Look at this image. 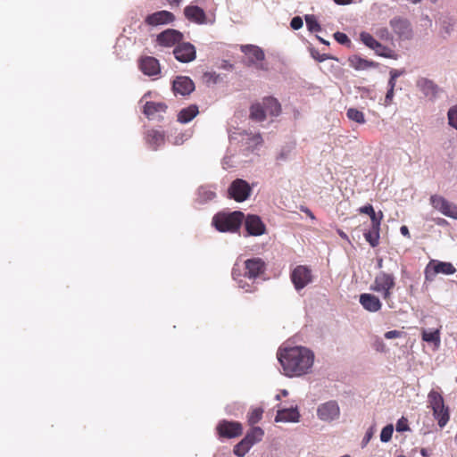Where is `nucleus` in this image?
<instances>
[{"label":"nucleus","instance_id":"14","mask_svg":"<svg viewBox=\"0 0 457 457\" xmlns=\"http://www.w3.org/2000/svg\"><path fill=\"white\" fill-rule=\"evenodd\" d=\"M195 90V83L187 76H178L172 81V91L175 96H187Z\"/></svg>","mask_w":457,"mask_h":457},{"label":"nucleus","instance_id":"51","mask_svg":"<svg viewBox=\"0 0 457 457\" xmlns=\"http://www.w3.org/2000/svg\"><path fill=\"white\" fill-rule=\"evenodd\" d=\"M373 347L377 352H380V353L386 352V345H385L384 341L379 337H377L375 339Z\"/></svg>","mask_w":457,"mask_h":457},{"label":"nucleus","instance_id":"25","mask_svg":"<svg viewBox=\"0 0 457 457\" xmlns=\"http://www.w3.org/2000/svg\"><path fill=\"white\" fill-rule=\"evenodd\" d=\"M300 413L297 407L284 408L277 411L275 421L276 422H298Z\"/></svg>","mask_w":457,"mask_h":457},{"label":"nucleus","instance_id":"17","mask_svg":"<svg viewBox=\"0 0 457 457\" xmlns=\"http://www.w3.org/2000/svg\"><path fill=\"white\" fill-rule=\"evenodd\" d=\"M173 54L175 58L180 62H189L195 59V48L190 43H182L178 45Z\"/></svg>","mask_w":457,"mask_h":457},{"label":"nucleus","instance_id":"48","mask_svg":"<svg viewBox=\"0 0 457 457\" xmlns=\"http://www.w3.org/2000/svg\"><path fill=\"white\" fill-rule=\"evenodd\" d=\"M312 56L317 60L318 62H322L326 60H329V59H333L332 56H330L329 54H320L318 51L316 50H312Z\"/></svg>","mask_w":457,"mask_h":457},{"label":"nucleus","instance_id":"26","mask_svg":"<svg viewBox=\"0 0 457 457\" xmlns=\"http://www.w3.org/2000/svg\"><path fill=\"white\" fill-rule=\"evenodd\" d=\"M174 15L168 11H159L148 15L145 22L151 26L167 24L173 21Z\"/></svg>","mask_w":457,"mask_h":457},{"label":"nucleus","instance_id":"62","mask_svg":"<svg viewBox=\"0 0 457 457\" xmlns=\"http://www.w3.org/2000/svg\"><path fill=\"white\" fill-rule=\"evenodd\" d=\"M170 5L179 6L181 3V0H169Z\"/></svg>","mask_w":457,"mask_h":457},{"label":"nucleus","instance_id":"29","mask_svg":"<svg viewBox=\"0 0 457 457\" xmlns=\"http://www.w3.org/2000/svg\"><path fill=\"white\" fill-rule=\"evenodd\" d=\"M264 111L266 116L277 117L281 112V105L279 102L274 97H265L262 99Z\"/></svg>","mask_w":457,"mask_h":457},{"label":"nucleus","instance_id":"50","mask_svg":"<svg viewBox=\"0 0 457 457\" xmlns=\"http://www.w3.org/2000/svg\"><path fill=\"white\" fill-rule=\"evenodd\" d=\"M303 25V19L300 16H295L291 20L290 26L295 30L301 29Z\"/></svg>","mask_w":457,"mask_h":457},{"label":"nucleus","instance_id":"53","mask_svg":"<svg viewBox=\"0 0 457 457\" xmlns=\"http://www.w3.org/2000/svg\"><path fill=\"white\" fill-rule=\"evenodd\" d=\"M360 212L370 216L371 214H374L375 211L371 204H367L360 208Z\"/></svg>","mask_w":457,"mask_h":457},{"label":"nucleus","instance_id":"38","mask_svg":"<svg viewBox=\"0 0 457 457\" xmlns=\"http://www.w3.org/2000/svg\"><path fill=\"white\" fill-rule=\"evenodd\" d=\"M361 41L369 48L372 49V47H378L379 42L374 38L372 35L368 32H361L360 34Z\"/></svg>","mask_w":457,"mask_h":457},{"label":"nucleus","instance_id":"31","mask_svg":"<svg viewBox=\"0 0 457 457\" xmlns=\"http://www.w3.org/2000/svg\"><path fill=\"white\" fill-rule=\"evenodd\" d=\"M422 340L433 344L436 348L440 346V329H423L422 330Z\"/></svg>","mask_w":457,"mask_h":457},{"label":"nucleus","instance_id":"58","mask_svg":"<svg viewBox=\"0 0 457 457\" xmlns=\"http://www.w3.org/2000/svg\"><path fill=\"white\" fill-rule=\"evenodd\" d=\"M400 232L403 236L404 237H410V232H409V229L406 226H402L400 228Z\"/></svg>","mask_w":457,"mask_h":457},{"label":"nucleus","instance_id":"55","mask_svg":"<svg viewBox=\"0 0 457 457\" xmlns=\"http://www.w3.org/2000/svg\"><path fill=\"white\" fill-rule=\"evenodd\" d=\"M388 87H389V88L386 92V98H385V101L386 104H389L392 101V99L394 97V89H395V87H391V86H388Z\"/></svg>","mask_w":457,"mask_h":457},{"label":"nucleus","instance_id":"42","mask_svg":"<svg viewBox=\"0 0 457 457\" xmlns=\"http://www.w3.org/2000/svg\"><path fill=\"white\" fill-rule=\"evenodd\" d=\"M375 34L378 37H379L382 40L387 41L392 39V35L386 27L377 29Z\"/></svg>","mask_w":457,"mask_h":457},{"label":"nucleus","instance_id":"47","mask_svg":"<svg viewBox=\"0 0 457 457\" xmlns=\"http://www.w3.org/2000/svg\"><path fill=\"white\" fill-rule=\"evenodd\" d=\"M334 38L341 45H348L351 42L346 34L339 31L334 34Z\"/></svg>","mask_w":457,"mask_h":457},{"label":"nucleus","instance_id":"11","mask_svg":"<svg viewBox=\"0 0 457 457\" xmlns=\"http://www.w3.org/2000/svg\"><path fill=\"white\" fill-rule=\"evenodd\" d=\"M252 188L248 182L242 179H235L228 187V195L237 202L245 201L251 194Z\"/></svg>","mask_w":457,"mask_h":457},{"label":"nucleus","instance_id":"64","mask_svg":"<svg viewBox=\"0 0 457 457\" xmlns=\"http://www.w3.org/2000/svg\"><path fill=\"white\" fill-rule=\"evenodd\" d=\"M317 38H318V40H319L320 43H322V44H324V45H327V46H328V45H329V42H328V40H325L324 38H322V37H319V36H317Z\"/></svg>","mask_w":457,"mask_h":457},{"label":"nucleus","instance_id":"5","mask_svg":"<svg viewBox=\"0 0 457 457\" xmlns=\"http://www.w3.org/2000/svg\"><path fill=\"white\" fill-rule=\"evenodd\" d=\"M395 286V277L393 273L379 271L374 278L370 289L382 295L384 300H389L392 289Z\"/></svg>","mask_w":457,"mask_h":457},{"label":"nucleus","instance_id":"2","mask_svg":"<svg viewBox=\"0 0 457 457\" xmlns=\"http://www.w3.org/2000/svg\"><path fill=\"white\" fill-rule=\"evenodd\" d=\"M265 270L266 264L259 257L244 262L237 261L232 269V278L239 288L246 293H253L256 290V278L262 275Z\"/></svg>","mask_w":457,"mask_h":457},{"label":"nucleus","instance_id":"22","mask_svg":"<svg viewBox=\"0 0 457 457\" xmlns=\"http://www.w3.org/2000/svg\"><path fill=\"white\" fill-rule=\"evenodd\" d=\"M359 302L366 311L377 312L382 308V303L378 296L370 293L360 295Z\"/></svg>","mask_w":457,"mask_h":457},{"label":"nucleus","instance_id":"45","mask_svg":"<svg viewBox=\"0 0 457 457\" xmlns=\"http://www.w3.org/2000/svg\"><path fill=\"white\" fill-rule=\"evenodd\" d=\"M403 73V71L395 70V69L391 70L388 86H391V87H395V83H396V79L398 77H400Z\"/></svg>","mask_w":457,"mask_h":457},{"label":"nucleus","instance_id":"9","mask_svg":"<svg viewBox=\"0 0 457 457\" xmlns=\"http://www.w3.org/2000/svg\"><path fill=\"white\" fill-rule=\"evenodd\" d=\"M429 201L433 208L443 215L457 220V205L455 204L439 195H431Z\"/></svg>","mask_w":457,"mask_h":457},{"label":"nucleus","instance_id":"32","mask_svg":"<svg viewBox=\"0 0 457 457\" xmlns=\"http://www.w3.org/2000/svg\"><path fill=\"white\" fill-rule=\"evenodd\" d=\"M264 436V431L260 427H253L245 436L244 439L248 442L252 446L262 441Z\"/></svg>","mask_w":457,"mask_h":457},{"label":"nucleus","instance_id":"27","mask_svg":"<svg viewBox=\"0 0 457 457\" xmlns=\"http://www.w3.org/2000/svg\"><path fill=\"white\" fill-rule=\"evenodd\" d=\"M145 141L149 147L155 151L164 145V132L155 129L148 130L145 135Z\"/></svg>","mask_w":457,"mask_h":457},{"label":"nucleus","instance_id":"34","mask_svg":"<svg viewBox=\"0 0 457 457\" xmlns=\"http://www.w3.org/2000/svg\"><path fill=\"white\" fill-rule=\"evenodd\" d=\"M379 229L370 227V229L364 232L365 239L370 243L372 247H375L379 243Z\"/></svg>","mask_w":457,"mask_h":457},{"label":"nucleus","instance_id":"43","mask_svg":"<svg viewBox=\"0 0 457 457\" xmlns=\"http://www.w3.org/2000/svg\"><path fill=\"white\" fill-rule=\"evenodd\" d=\"M449 124L457 129V106L450 108L448 111Z\"/></svg>","mask_w":457,"mask_h":457},{"label":"nucleus","instance_id":"60","mask_svg":"<svg viewBox=\"0 0 457 457\" xmlns=\"http://www.w3.org/2000/svg\"><path fill=\"white\" fill-rule=\"evenodd\" d=\"M303 212H304L312 220H315V216L313 215V213L312 212V211L308 208H303L302 209Z\"/></svg>","mask_w":457,"mask_h":457},{"label":"nucleus","instance_id":"21","mask_svg":"<svg viewBox=\"0 0 457 457\" xmlns=\"http://www.w3.org/2000/svg\"><path fill=\"white\" fill-rule=\"evenodd\" d=\"M241 147L244 151L254 152L262 144V138L260 134H253L248 132L240 133Z\"/></svg>","mask_w":457,"mask_h":457},{"label":"nucleus","instance_id":"49","mask_svg":"<svg viewBox=\"0 0 457 457\" xmlns=\"http://www.w3.org/2000/svg\"><path fill=\"white\" fill-rule=\"evenodd\" d=\"M374 435V428L373 427H370L365 433L363 438H362V441H361V446L362 447H365L368 443L370 441V439L372 438Z\"/></svg>","mask_w":457,"mask_h":457},{"label":"nucleus","instance_id":"24","mask_svg":"<svg viewBox=\"0 0 457 457\" xmlns=\"http://www.w3.org/2000/svg\"><path fill=\"white\" fill-rule=\"evenodd\" d=\"M186 18L197 24L206 23V15L204 11L197 5H188L184 9Z\"/></svg>","mask_w":457,"mask_h":457},{"label":"nucleus","instance_id":"16","mask_svg":"<svg viewBox=\"0 0 457 457\" xmlns=\"http://www.w3.org/2000/svg\"><path fill=\"white\" fill-rule=\"evenodd\" d=\"M245 227L249 236L259 237L265 233L266 227L258 215H247Z\"/></svg>","mask_w":457,"mask_h":457},{"label":"nucleus","instance_id":"4","mask_svg":"<svg viewBox=\"0 0 457 457\" xmlns=\"http://www.w3.org/2000/svg\"><path fill=\"white\" fill-rule=\"evenodd\" d=\"M428 407L432 409L434 419L440 428H444L450 419L449 409L445 404L440 392L432 389L428 395Z\"/></svg>","mask_w":457,"mask_h":457},{"label":"nucleus","instance_id":"57","mask_svg":"<svg viewBox=\"0 0 457 457\" xmlns=\"http://www.w3.org/2000/svg\"><path fill=\"white\" fill-rule=\"evenodd\" d=\"M287 154H288V153H287V152H286V151H281V152L278 154V155L277 159H278V161H286V160L287 159Z\"/></svg>","mask_w":457,"mask_h":457},{"label":"nucleus","instance_id":"10","mask_svg":"<svg viewBox=\"0 0 457 457\" xmlns=\"http://www.w3.org/2000/svg\"><path fill=\"white\" fill-rule=\"evenodd\" d=\"M241 51L246 56V64L248 66H253L258 70H265L262 63L265 54L262 48L253 45L241 46Z\"/></svg>","mask_w":457,"mask_h":457},{"label":"nucleus","instance_id":"37","mask_svg":"<svg viewBox=\"0 0 457 457\" xmlns=\"http://www.w3.org/2000/svg\"><path fill=\"white\" fill-rule=\"evenodd\" d=\"M251 448L252 445L243 438L235 445L233 453L238 457H244Z\"/></svg>","mask_w":457,"mask_h":457},{"label":"nucleus","instance_id":"36","mask_svg":"<svg viewBox=\"0 0 457 457\" xmlns=\"http://www.w3.org/2000/svg\"><path fill=\"white\" fill-rule=\"evenodd\" d=\"M346 116L349 120L358 124H364L366 122L363 112L355 108H349L346 112Z\"/></svg>","mask_w":457,"mask_h":457},{"label":"nucleus","instance_id":"39","mask_svg":"<svg viewBox=\"0 0 457 457\" xmlns=\"http://www.w3.org/2000/svg\"><path fill=\"white\" fill-rule=\"evenodd\" d=\"M192 136V133L188 130L185 132H179L174 137H171L169 141L174 145H180L187 140H188Z\"/></svg>","mask_w":457,"mask_h":457},{"label":"nucleus","instance_id":"61","mask_svg":"<svg viewBox=\"0 0 457 457\" xmlns=\"http://www.w3.org/2000/svg\"><path fill=\"white\" fill-rule=\"evenodd\" d=\"M353 0H334V2L337 4H341V5H345V4H349L350 3H352Z\"/></svg>","mask_w":457,"mask_h":457},{"label":"nucleus","instance_id":"19","mask_svg":"<svg viewBox=\"0 0 457 457\" xmlns=\"http://www.w3.org/2000/svg\"><path fill=\"white\" fill-rule=\"evenodd\" d=\"M417 87L430 101H435L440 88L431 79L420 78L417 80Z\"/></svg>","mask_w":457,"mask_h":457},{"label":"nucleus","instance_id":"30","mask_svg":"<svg viewBox=\"0 0 457 457\" xmlns=\"http://www.w3.org/2000/svg\"><path fill=\"white\" fill-rule=\"evenodd\" d=\"M199 113L198 106L196 104H191L186 108H183L178 113V121L183 124L191 121Z\"/></svg>","mask_w":457,"mask_h":457},{"label":"nucleus","instance_id":"56","mask_svg":"<svg viewBox=\"0 0 457 457\" xmlns=\"http://www.w3.org/2000/svg\"><path fill=\"white\" fill-rule=\"evenodd\" d=\"M222 165L224 169H228L229 167L234 166V163L231 162V158L228 156H225L222 161Z\"/></svg>","mask_w":457,"mask_h":457},{"label":"nucleus","instance_id":"3","mask_svg":"<svg viewBox=\"0 0 457 457\" xmlns=\"http://www.w3.org/2000/svg\"><path fill=\"white\" fill-rule=\"evenodd\" d=\"M244 213L235 211L229 213L219 212L212 218V225L220 232H236L241 226Z\"/></svg>","mask_w":457,"mask_h":457},{"label":"nucleus","instance_id":"35","mask_svg":"<svg viewBox=\"0 0 457 457\" xmlns=\"http://www.w3.org/2000/svg\"><path fill=\"white\" fill-rule=\"evenodd\" d=\"M306 27L310 32H320L321 31V26L319 23L317 18L313 14H306L304 16Z\"/></svg>","mask_w":457,"mask_h":457},{"label":"nucleus","instance_id":"54","mask_svg":"<svg viewBox=\"0 0 457 457\" xmlns=\"http://www.w3.org/2000/svg\"><path fill=\"white\" fill-rule=\"evenodd\" d=\"M402 335V332L401 331H398V330H390V331H387L385 333V337L386 339H394V338H397V337H400Z\"/></svg>","mask_w":457,"mask_h":457},{"label":"nucleus","instance_id":"41","mask_svg":"<svg viewBox=\"0 0 457 457\" xmlns=\"http://www.w3.org/2000/svg\"><path fill=\"white\" fill-rule=\"evenodd\" d=\"M394 432V427L392 424L384 427L380 433V440L383 443H387L391 440Z\"/></svg>","mask_w":457,"mask_h":457},{"label":"nucleus","instance_id":"23","mask_svg":"<svg viewBox=\"0 0 457 457\" xmlns=\"http://www.w3.org/2000/svg\"><path fill=\"white\" fill-rule=\"evenodd\" d=\"M216 187L212 185L200 186L196 191L195 202L199 204H205L213 201L216 196Z\"/></svg>","mask_w":457,"mask_h":457},{"label":"nucleus","instance_id":"7","mask_svg":"<svg viewBox=\"0 0 457 457\" xmlns=\"http://www.w3.org/2000/svg\"><path fill=\"white\" fill-rule=\"evenodd\" d=\"M291 281L296 291H300L313 280L312 270L305 265L296 266L291 272Z\"/></svg>","mask_w":457,"mask_h":457},{"label":"nucleus","instance_id":"8","mask_svg":"<svg viewBox=\"0 0 457 457\" xmlns=\"http://www.w3.org/2000/svg\"><path fill=\"white\" fill-rule=\"evenodd\" d=\"M317 417L320 420L327 423L337 420L340 417V407L337 402L330 400L319 404Z\"/></svg>","mask_w":457,"mask_h":457},{"label":"nucleus","instance_id":"1","mask_svg":"<svg viewBox=\"0 0 457 457\" xmlns=\"http://www.w3.org/2000/svg\"><path fill=\"white\" fill-rule=\"evenodd\" d=\"M283 374L288 378H298L312 371L314 353L305 346L281 347L277 353Z\"/></svg>","mask_w":457,"mask_h":457},{"label":"nucleus","instance_id":"40","mask_svg":"<svg viewBox=\"0 0 457 457\" xmlns=\"http://www.w3.org/2000/svg\"><path fill=\"white\" fill-rule=\"evenodd\" d=\"M263 414V409L262 408H254L251 410V411L248 413L247 419L250 425H254L258 423Z\"/></svg>","mask_w":457,"mask_h":457},{"label":"nucleus","instance_id":"59","mask_svg":"<svg viewBox=\"0 0 457 457\" xmlns=\"http://www.w3.org/2000/svg\"><path fill=\"white\" fill-rule=\"evenodd\" d=\"M288 395V391L287 389H282L280 391V394L276 395L275 399L277 401H279L281 399V396H287Z\"/></svg>","mask_w":457,"mask_h":457},{"label":"nucleus","instance_id":"13","mask_svg":"<svg viewBox=\"0 0 457 457\" xmlns=\"http://www.w3.org/2000/svg\"><path fill=\"white\" fill-rule=\"evenodd\" d=\"M389 24L400 39L409 40L412 37V29L408 20L395 17L390 21Z\"/></svg>","mask_w":457,"mask_h":457},{"label":"nucleus","instance_id":"46","mask_svg":"<svg viewBox=\"0 0 457 457\" xmlns=\"http://www.w3.org/2000/svg\"><path fill=\"white\" fill-rule=\"evenodd\" d=\"M410 430L409 425H408V420L404 417H402L397 420L396 423V431L397 432H404Z\"/></svg>","mask_w":457,"mask_h":457},{"label":"nucleus","instance_id":"33","mask_svg":"<svg viewBox=\"0 0 457 457\" xmlns=\"http://www.w3.org/2000/svg\"><path fill=\"white\" fill-rule=\"evenodd\" d=\"M250 117L255 121H263L266 119V112L262 102L252 104Z\"/></svg>","mask_w":457,"mask_h":457},{"label":"nucleus","instance_id":"44","mask_svg":"<svg viewBox=\"0 0 457 457\" xmlns=\"http://www.w3.org/2000/svg\"><path fill=\"white\" fill-rule=\"evenodd\" d=\"M371 220V227L375 228H380V222L383 219V212H378V213L374 212V214H371L370 216Z\"/></svg>","mask_w":457,"mask_h":457},{"label":"nucleus","instance_id":"28","mask_svg":"<svg viewBox=\"0 0 457 457\" xmlns=\"http://www.w3.org/2000/svg\"><path fill=\"white\" fill-rule=\"evenodd\" d=\"M349 65L356 71H366L372 68H377L378 63L367 59L361 58L359 55H352L348 58Z\"/></svg>","mask_w":457,"mask_h":457},{"label":"nucleus","instance_id":"18","mask_svg":"<svg viewBox=\"0 0 457 457\" xmlns=\"http://www.w3.org/2000/svg\"><path fill=\"white\" fill-rule=\"evenodd\" d=\"M183 35L176 29H169L157 36V43L164 47H171L182 41Z\"/></svg>","mask_w":457,"mask_h":457},{"label":"nucleus","instance_id":"6","mask_svg":"<svg viewBox=\"0 0 457 457\" xmlns=\"http://www.w3.org/2000/svg\"><path fill=\"white\" fill-rule=\"evenodd\" d=\"M456 271V269L451 262H440L437 260H431L426 266L424 270L425 280L432 282L436 276L439 273L445 275H452Z\"/></svg>","mask_w":457,"mask_h":457},{"label":"nucleus","instance_id":"63","mask_svg":"<svg viewBox=\"0 0 457 457\" xmlns=\"http://www.w3.org/2000/svg\"><path fill=\"white\" fill-rule=\"evenodd\" d=\"M338 235H339L343 239L349 240V239H348L347 235H346L344 231H342V230H338Z\"/></svg>","mask_w":457,"mask_h":457},{"label":"nucleus","instance_id":"12","mask_svg":"<svg viewBox=\"0 0 457 457\" xmlns=\"http://www.w3.org/2000/svg\"><path fill=\"white\" fill-rule=\"evenodd\" d=\"M168 106L163 102H145L143 113L152 120L161 121L164 119V114L166 113Z\"/></svg>","mask_w":457,"mask_h":457},{"label":"nucleus","instance_id":"15","mask_svg":"<svg viewBox=\"0 0 457 457\" xmlns=\"http://www.w3.org/2000/svg\"><path fill=\"white\" fill-rule=\"evenodd\" d=\"M219 435L223 437L233 438L242 434V425L237 421L222 420L217 426Z\"/></svg>","mask_w":457,"mask_h":457},{"label":"nucleus","instance_id":"20","mask_svg":"<svg viewBox=\"0 0 457 457\" xmlns=\"http://www.w3.org/2000/svg\"><path fill=\"white\" fill-rule=\"evenodd\" d=\"M139 69L146 76H157L161 72L159 61L153 56H144L139 60Z\"/></svg>","mask_w":457,"mask_h":457},{"label":"nucleus","instance_id":"52","mask_svg":"<svg viewBox=\"0 0 457 457\" xmlns=\"http://www.w3.org/2000/svg\"><path fill=\"white\" fill-rule=\"evenodd\" d=\"M372 50H374L376 52L377 54L380 55V56H384V57H388L389 55L387 54V52L390 51L388 48H386V46H384L383 45H381L379 43V46L378 47H372Z\"/></svg>","mask_w":457,"mask_h":457}]
</instances>
